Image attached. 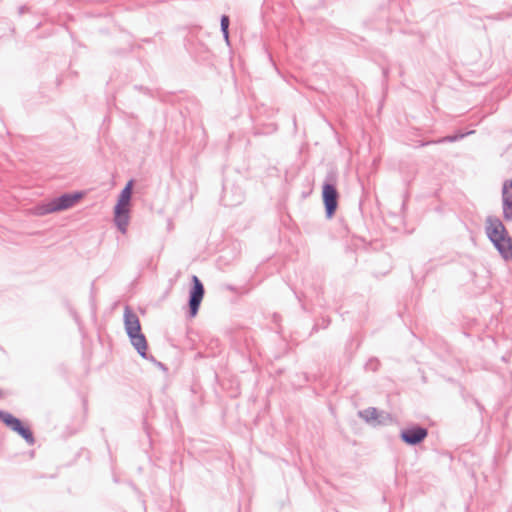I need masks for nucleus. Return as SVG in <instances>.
<instances>
[{
	"instance_id": "14",
	"label": "nucleus",
	"mask_w": 512,
	"mask_h": 512,
	"mask_svg": "<svg viewBox=\"0 0 512 512\" xmlns=\"http://www.w3.org/2000/svg\"><path fill=\"white\" fill-rule=\"evenodd\" d=\"M379 361L376 358H372L365 364L366 370L377 371L379 367Z\"/></svg>"
},
{
	"instance_id": "11",
	"label": "nucleus",
	"mask_w": 512,
	"mask_h": 512,
	"mask_svg": "<svg viewBox=\"0 0 512 512\" xmlns=\"http://www.w3.org/2000/svg\"><path fill=\"white\" fill-rule=\"evenodd\" d=\"M361 418H363L366 422H371L378 418V410L374 407H369L363 411L359 412Z\"/></svg>"
},
{
	"instance_id": "8",
	"label": "nucleus",
	"mask_w": 512,
	"mask_h": 512,
	"mask_svg": "<svg viewBox=\"0 0 512 512\" xmlns=\"http://www.w3.org/2000/svg\"><path fill=\"white\" fill-rule=\"evenodd\" d=\"M130 206L116 204L114 207V223L122 233H126L130 219Z\"/></svg>"
},
{
	"instance_id": "9",
	"label": "nucleus",
	"mask_w": 512,
	"mask_h": 512,
	"mask_svg": "<svg viewBox=\"0 0 512 512\" xmlns=\"http://www.w3.org/2000/svg\"><path fill=\"white\" fill-rule=\"evenodd\" d=\"M503 217L512 220V180H507L502 188Z\"/></svg>"
},
{
	"instance_id": "16",
	"label": "nucleus",
	"mask_w": 512,
	"mask_h": 512,
	"mask_svg": "<svg viewBox=\"0 0 512 512\" xmlns=\"http://www.w3.org/2000/svg\"><path fill=\"white\" fill-rule=\"evenodd\" d=\"M158 368H160L161 370L163 371H166L167 368L166 366L162 363V362H159L155 359V361H152Z\"/></svg>"
},
{
	"instance_id": "5",
	"label": "nucleus",
	"mask_w": 512,
	"mask_h": 512,
	"mask_svg": "<svg viewBox=\"0 0 512 512\" xmlns=\"http://www.w3.org/2000/svg\"><path fill=\"white\" fill-rule=\"evenodd\" d=\"M0 421L3 422L13 432L22 437L28 445L35 444L33 432L28 426H25L19 418L15 417L9 412L0 410Z\"/></svg>"
},
{
	"instance_id": "6",
	"label": "nucleus",
	"mask_w": 512,
	"mask_h": 512,
	"mask_svg": "<svg viewBox=\"0 0 512 512\" xmlns=\"http://www.w3.org/2000/svg\"><path fill=\"white\" fill-rule=\"evenodd\" d=\"M205 294L204 285L201 280L193 275L191 278V287L189 290V298H188V315L190 318H193L197 315L201 302L203 300Z\"/></svg>"
},
{
	"instance_id": "13",
	"label": "nucleus",
	"mask_w": 512,
	"mask_h": 512,
	"mask_svg": "<svg viewBox=\"0 0 512 512\" xmlns=\"http://www.w3.org/2000/svg\"><path fill=\"white\" fill-rule=\"evenodd\" d=\"M229 23V16L222 15L220 19V28L223 35H227V31H229Z\"/></svg>"
},
{
	"instance_id": "7",
	"label": "nucleus",
	"mask_w": 512,
	"mask_h": 512,
	"mask_svg": "<svg viewBox=\"0 0 512 512\" xmlns=\"http://www.w3.org/2000/svg\"><path fill=\"white\" fill-rule=\"evenodd\" d=\"M428 435V430L420 425H413L401 430L400 439L407 445L416 446L423 442Z\"/></svg>"
},
{
	"instance_id": "17",
	"label": "nucleus",
	"mask_w": 512,
	"mask_h": 512,
	"mask_svg": "<svg viewBox=\"0 0 512 512\" xmlns=\"http://www.w3.org/2000/svg\"><path fill=\"white\" fill-rule=\"evenodd\" d=\"M329 324H330V319H324V318L322 319V324H321L322 328H327L329 326Z\"/></svg>"
},
{
	"instance_id": "10",
	"label": "nucleus",
	"mask_w": 512,
	"mask_h": 512,
	"mask_svg": "<svg viewBox=\"0 0 512 512\" xmlns=\"http://www.w3.org/2000/svg\"><path fill=\"white\" fill-rule=\"evenodd\" d=\"M134 181L129 180L118 196L117 203L130 206Z\"/></svg>"
},
{
	"instance_id": "2",
	"label": "nucleus",
	"mask_w": 512,
	"mask_h": 512,
	"mask_svg": "<svg viewBox=\"0 0 512 512\" xmlns=\"http://www.w3.org/2000/svg\"><path fill=\"white\" fill-rule=\"evenodd\" d=\"M123 321L125 332L137 353L145 360L155 361V357L147 353L148 343L142 333L139 317L128 305L124 308Z\"/></svg>"
},
{
	"instance_id": "4",
	"label": "nucleus",
	"mask_w": 512,
	"mask_h": 512,
	"mask_svg": "<svg viewBox=\"0 0 512 512\" xmlns=\"http://www.w3.org/2000/svg\"><path fill=\"white\" fill-rule=\"evenodd\" d=\"M81 192L64 193L58 197L51 199L49 202L38 206L37 213L39 215H47L54 212L67 210L73 207L81 198Z\"/></svg>"
},
{
	"instance_id": "15",
	"label": "nucleus",
	"mask_w": 512,
	"mask_h": 512,
	"mask_svg": "<svg viewBox=\"0 0 512 512\" xmlns=\"http://www.w3.org/2000/svg\"><path fill=\"white\" fill-rule=\"evenodd\" d=\"M29 11V7L26 5H22L18 8L19 15H23L24 13Z\"/></svg>"
},
{
	"instance_id": "3",
	"label": "nucleus",
	"mask_w": 512,
	"mask_h": 512,
	"mask_svg": "<svg viewBox=\"0 0 512 512\" xmlns=\"http://www.w3.org/2000/svg\"><path fill=\"white\" fill-rule=\"evenodd\" d=\"M337 179V172L335 170H330L327 172L322 185V200L325 208V215L328 219H331L334 216L338 208L339 192L336 188Z\"/></svg>"
},
{
	"instance_id": "12",
	"label": "nucleus",
	"mask_w": 512,
	"mask_h": 512,
	"mask_svg": "<svg viewBox=\"0 0 512 512\" xmlns=\"http://www.w3.org/2000/svg\"><path fill=\"white\" fill-rule=\"evenodd\" d=\"M471 133H473V131L466 133V135L471 134ZM464 136H465V134H463V133L448 135V136H445L437 141H430V142L422 143L421 145L424 146V145H427L430 143L455 142V141H458V140L464 138Z\"/></svg>"
},
{
	"instance_id": "18",
	"label": "nucleus",
	"mask_w": 512,
	"mask_h": 512,
	"mask_svg": "<svg viewBox=\"0 0 512 512\" xmlns=\"http://www.w3.org/2000/svg\"><path fill=\"white\" fill-rule=\"evenodd\" d=\"M224 39L227 43H229V31H227V35H223Z\"/></svg>"
},
{
	"instance_id": "1",
	"label": "nucleus",
	"mask_w": 512,
	"mask_h": 512,
	"mask_svg": "<svg viewBox=\"0 0 512 512\" xmlns=\"http://www.w3.org/2000/svg\"><path fill=\"white\" fill-rule=\"evenodd\" d=\"M485 233L501 257L505 260H512V238L500 218L487 216Z\"/></svg>"
}]
</instances>
